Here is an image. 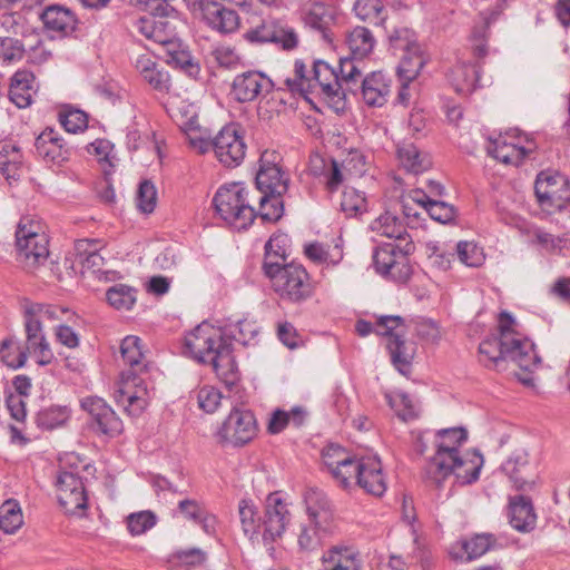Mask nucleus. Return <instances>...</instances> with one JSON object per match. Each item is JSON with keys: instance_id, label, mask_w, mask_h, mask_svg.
Wrapping results in <instances>:
<instances>
[{"instance_id": "obj_28", "label": "nucleus", "mask_w": 570, "mask_h": 570, "mask_svg": "<svg viewBox=\"0 0 570 570\" xmlns=\"http://www.w3.org/2000/svg\"><path fill=\"white\" fill-rule=\"evenodd\" d=\"M203 16L207 24L222 33L233 32L238 28V14L232 10L222 7L216 2L206 4L203 8Z\"/></svg>"}, {"instance_id": "obj_47", "label": "nucleus", "mask_w": 570, "mask_h": 570, "mask_svg": "<svg viewBox=\"0 0 570 570\" xmlns=\"http://www.w3.org/2000/svg\"><path fill=\"white\" fill-rule=\"evenodd\" d=\"M106 298L114 308L129 311L137 301V289L125 284H116L108 288Z\"/></svg>"}, {"instance_id": "obj_40", "label": "nucleus", "mask_w": 570, "mask_h": 570, "mask_svg": "<svg viewBox=\"0 0 570 570\" xmlns=\"http://www.w3.org/2000/svg\"><path fill=\"white\" fill-rule=\"evenodd\" d=\"M353 10L356 17L371 24L384 27L387 12L381 0H357Z\"/></svg>"}, {"instance_id": "obj_31", "label": "nucleus", "mask_w": 570, "mask_h": 570, "mask_svg": "<svg viewBox=\"0 0 570 570\" xmlns=\"http://www.w3.org/2000/svg\"><path fill=\"white\" fill-rule=\"evenodd\" d=\"M35 76L29 70H18L11 78L9 98L19 108L31 104Z\"/></svg>"}, {"instance_id": "obj_19", "label": "nucleus", "mask_w": 570, "mask_h": 570, "mask_svg": "<svg viewBox=\"0 0 570 570\" xmlns=\"http://www.w3.org/2000/svg\"><path fill=\"white\" fill-rule=\"evenodd\" d=\"M81 407L91 416L95 429L100 433L114 436L121 432L120 419L104 399L86 397L81 401Z\"/></svg>"}, {"instance_id": "obj_58", "label": "nucleus", "mask_w": 570, "mask_h": 570, "mask_svg": "<svg viewBox=\"0 0 570 570\" xmlns=\"http://www.w3.org/2000/svg\"><path fill=\"white\" fill-rule=\"evenodd\" d=\"M49 344L42 334L35 335V337H27V346L26 348H18V355L16 357H11L10 353H6L2 355V360L11 367L18 368L26 364L28 358V352H33L42 345Z\"/></svg>"}, {"instance_id": "obj_50", "label": "nucleus", "mask_w": 570, "mask_h": 570, "mask_svg": "<svg viewBox=\"0 0 570 570\" xmlns=\"http://www.w3.org/2000/svg\"><path fill=\"white\" fill-rule=\"evenodd\" d=\"M23 524V517L20 505L14 500H8L0 507V530L12 534Z\"/></svg>"}, {"instance_id": "obj_10", "label": "nucleus", "mask_w": 570, "mask_h": 570, "mask_svg": "<svg viewBox=\"0 0 570 570\" xmlns=\"http://www.w3.org/2000/svg\"><path fill=\"white\" fill-rule=\"evenodd\" d=\"M535 144L517 130L499 135V137L489 139L487 153L494 159L505 165L519 166L522 160L533 153Z\"/></svg>"}, {"instance_id": "obj_63", "label": "nucleus", "mask_w": 570, "mask_h": 570, "mask_svg": "<svg viewBox=\"0 0 570 570\" xmlns=\"http://www.w3.org/2000/svg\"><path fill=\"white\" fill-rule=\"evenodd\" d=\"M456 254L460 262L470 267L481 266L485 258L483 249L473 242H459Z\"/></svg>"}, {"instance_id": "obj_60", "label": "nucleus", "mask_w": 570, "mask_h": 570, "mask_svg": "<svg viewBox=\"0 0 570 570\" xmlns=\"http://www.w3.org/2000/svg\"><path fill=\"white\" fill-rule=\"evenodd\" d=\"M257 330L254 323L247 320L237 321L225 327L224 334L227 340H234L243 345H247L256 335Z\"/></svg>"}, {"instance_id": "obj_34", "label": "nucleus", "mask_w": 570, "mask_h": 570, "mask_svg": "<svg viewBox=\"0 0 570 570\" xmlns=\"http://www.w3.org/2000/svg\"><path fill=\"white\" fill-rule=\"evenodd\" d=\"M304 252L315 263L337 265L343 259V239L335 238L333 245L312 243L305 246Z\"/></svg>"}, {"instance_id": "obj_42", "label": "nucleus", "mask_w": 570, "mask_h": 570, "mask_svg": "<svg viewBox=\"0 0 570 570\" xmlns=\"http://www.w3.org/2000/svg\"><path fill=\"white\" fill-rule=\"evenodd\" d=\"M341 209L347 217H357L367 213L370 200L364 191L354 187H345L341 196Z\"/></svg>"}, {"instance_id": "obj_48", "label": "nucleus", "mask_w": 570, "mask_h": 570, "mask_svg": "<svg viewBox=\"0 0 570 570\" xmlns=\"http://www.w3.org/2000/svg\"><path fill=\"white\" fill-rule=\"evenodd\" d=\"M397 157L403 168L413 174H419L430 167V161L421 157L419 149L413 144H402L397 147Z\"/></svg>"}, {"instance_id": "obj_15", "label": "nucleus", "mask_w": 570, "mask_h": 570, "mask_svg": "<svg viewBox=\"0 0 570 570\" xmlns=\"http://www.w3.org/2000/svg\"><path fill=\"white\" fill-rule=\"evenodd\" d=\"M278 156L265 151L259 159V170L256 174V186L263 195L282 196L288 189V175L277 163Z\"/></svg>"}, {"instance_id": "obj_2", "label": "nucleus", "mask_w": 570, "mask_h": 570, "mask_svg": "<svg viewBox=\"0 0 570 570\" xmlns=\"http://www.w3.org/2000/svg\"><path fill=\"white\" fill-rule=\"evenodd\" d=\"M121 357L129 367L124 370L115 391L116 403L130 416H139L149 405L153 387L148 383V364L138 336L128 335L120 344Z\"/></svg>"}, {"instance_id": "obj_37", "label": "nucleus", "mask_w": 570, "mask_h": 570, "mask_svg": "<svg viewBox=\"0 0 570 570\" xmlns=\"http://www.w3.org/2000/svg\"><path fill=\"white\" fill-rule=\"evenodd\" d=\"M334 19L333 10L321 2L309 3L304 8V20L307 26L320 31L328 39L327 30Z\"/></svg>"}, {"instance_id": "obj_62", "label": "nucleus", "mask_w": 570, "mask_h": 570, "mask_svg": "<svg viewBox=\"0 0 570 570\" xmlns=\"http://www.w3.org/2000/svg\"><path fill=\"white\" fill-rule=\"evenodd\" d=\"M389 40L395 51L411 52L414 48L420 49L415 33L406 27L395 28L389 35Z\"/></svg>"}, {"instance_id": "obj_13", "label": "nucleus", "mask_w": 570, "mask_h": 570, "mask_svg": "<svg viewBox=\"0 0 570 570\" xmlns=\"http://www.w3.org/2000/svg\"><path fill=\"white\" fill-rule=\"evenodd\" d=\"M212 149L222 165L234 168L243 163L247 146L240 130L230 124L223 127L214 137Z\"/></svg>"}, {"instance_id": "obj_55", "label": "nucleus", "mask_w": 570, "mask_h": 570, "mask_svg": "<svg viewBox=\"0 0 570 570\" xmlns=\"http://www.w3.org/2000/svg\"><path fill=\"white\" fill-rule=\"evenodd\" d=\"M70 416V411L67 406L52 405L42 409L37 414L38 426L52 430L63 425Z\"/></svg>"}, {"instance_id": "obj_41", "label": "nucleus", "mask_w": 570, "mask_h": 570, "mask_svg": "<svg viewBox=\"0 0 570 570\" xmlns=\"http://www.w3.org/2000/svg\"><path fill=\"white\" fill-rule=\"evenodd\" d=\"M386 345L396 370L403 375H409L414 350L401 336H392L387 340Z\"/></svg>"}, {"instance_id": "obj_33", "label": "nucleus", "mask_w": 570, "mask_h": 570, "mask_svg": "<svg viewBox=\"0 0 570 570\" xmlns=\"http://www.w3.org/2000/svg\"><path fill=\"white\" fill-rule=\"evenodd\" d=\"M371 229L382 236L394 238L397 244L412 240L402 220L394 214L386 212L371 223Z\"/></svg>"}, {"instance_id": "obj_6", "label": "nucleus", "mask_w": 570, "mask_h": 570, "mask_svg": "<svg viewBox=\"0 0 570 570\" xmlns=\"http://www.w3.org/2000/svg\"><path fill=\"white\" fill-rule=\"evenodd\" d=\"M48 237L40 223L22 218L16 230L17 259L28 271L43 265L49 256Z\"/></svg>"}, {"instance_id": "obj_59", "label": "nucleus", "mask_w": 570, "mask_h": 570, "mask_svg": "<svg viewBox=\"0 0 570 570\" xmlns=\"http://www.w3.org/2000/svg\"><path fill=\"white\" fill-rule=\"evenodd\" d=\"M282 196L277 195H263L259 199V217L264 222L275 223L284 213Z\"/></svg>"}, {"instance_id": "obj_24", "label": "nucleus", "mask_w": 570, "mask_h": 570, "mask_svg": "<svg viewBox=\"0 0 570 570\" xmlns=\"http://www.w3.org/2000/svg\"><path fill=\"white\" fill-rule=\"evenodd\" d=\"M35 148L37 155L48 164L61 165L69 158V149L62 146L52 128H47L37 137Z\"/></svg>"}, {"instance_id": "obj_11", "label": "nucleus", "mask_w": 570, "mask_h": 570, "mask_svg": "<svg viewBox=\"0 0 570 570\" xmlns=\"http://www.w3.org/2000/svg\"><path fill=\"white\" fill-rule=\"evenodd\" d=\"M534 191L540 206L548 212L562 210L570 202L569 183L560 174L540 173Z\"/></svg>"}, {"instance_id": "obj_52", "label": "nucleus", "mask_w": 570, "mask_h": 570, "mask_svg": "<svg viewBox=\"0 0 570 570\" xmlns=\"http://www.w3.org/2000/svg\"><path fill=\"white\" fill-rule=\"evenodd\" d=\"M425 60L421 49H413L411 52H403L397 66V75L402 81H412L417 77L423 68Z\"/></svg>"}, {"instance_id": "obj_25", "label": "nucleus", "mask_w": 570, "mask_h": 570, "mask_svg": "<svg viewBox=\"0 0 570 570\" xmlns=\"http://www.w3.org/2000/svg\"><path fill=\"white\" fill-rule=\"evenodd\" d=\"M357 487L375 497H381L386 491L382 464L377 458H362Z\"/></svg>"}, {"instance_id": "obj_12", "label": "nucleus", "mask_w": 570, "mask_h": 570, "mask_svg": "<svg viewBox=\"0 0 570 570\" xmlns=\"http://www.w3.org/2000/svg\"><path fill=\"white\" fill-rule=\"evenodd\" d=\"M434 438L436 451L424 466V478L442 470L446 462L460 454L459 448L466 442L468 432L463 428L442 429L435 433Z\"/></svg>"}, {"instance_id": "obj_57", "label": "nucleus", "mask_w": 570, "mask_h": 570, "mask_svg": "<svg viewBox=\"0 0 570 570\" xmlns=\"http://www.w3.org/2000/svg\"><path fill=\"white\" fill-rule=\"evenodd\" d=\"M167 51L170 57V63H173L176 68L180 69L191 78L198 77L200 67L198 62L195 61L189 51L176 50V47H170L167 49Z\"/></svg>"}, {"instance_id": "obj_4", "label": "nucleus", "mask_w": 570, "mask_h": 570, "mask_svg": "<svg viewBox=\"0 0 570 570\" xmlns=\"http://www.w3.org/2000/svg\"><path fill=\"white\" fill-rule=\"evenodd\" d=\"M294 72V78H287L284 81L292 92L318 91L330 101H340L345 96L337 72L325 61H315L312 70L308 71L303 61L296 60Z\"/></svg>"}, {"instance_id": "obj_26", "label": "nucleus", "mask_w": 570, "mask_h": 570, "mask_svg": "<svg viewBox=\"0 0 570 570\" xmlns=\"http://www.w3.org/2000/svg\"><path fill=\"white\" fill-rule=\"evenodd\" d=\"M509 518L511 525L520 532L534 529L537 515L531 500L524 495L511 497L509 500Z\"/></svg>"}, {"instance_id": "obj_64", "label": "nucleus", "mask_w": 570, "mask_h": 570, "mask_svg": "<svg viewBox=\"0 0 570 570\" xmlns=\"http://www.w3.org/2000/svg\"><path fill=\"white\" fill-rule=\"evenodd\" d=\"M156 524V515L150 511L132 513L127 518V527L132 535H139Z\"/></svg>"}, {"instance_id": "obj_27", "label": "nucleus", "mask_w": 570, "mask_h": 570, "mask_svg": "<svg viewBox=\"0 0 570 570\" xmlns=\"http://www.w3.org/2000/svg\"><path fill=\"white\" fill-rule=\"evenodd\" d=\"M135 68L141 78L158 91H167L170 77L149 53L140 55L135 60Z\"/></svg>"}, {"instance_id": "obj_14", "label": "nucleus", "mask_w": 570, "mask_h": 570, "mask_svg": "<svg viewBox=\"0 0 570 570\" xmlns=\"http://www.w3.org/2000/svg\"><path fill=\"white\" fill-rule=\"evenodd\" d=\"M249 42H272L285 50L294 49L298 39L294 29L275 19H265L261 24L250 28L244 35Z\"/></svg>"}, {"instance_id": "obj_3", "label": "nucleus", "mask_w": 570, "mask_h": 570, "mask_svg": "<svg viewBox=\"0 0 570 570\" xmlns=\"http://www.w3.org/2000/svg\"><path fill=\"white\" fill-rule=\"evenodd\" d=\"M185 347L199 363H209L217 376L226 384H234L236 364L232 343L225 337L222 328L203 322L186 335Z\"/></svg>"}, {"instance_id": "obj_1", "label": "nucleus", "mask_w": 570, "mask_h": 570, "mask_svg": "<svg viewBox=\"0 0 570 570\" xmlns=\"http://www.w3.org/2000/svg\"><path fill=\"white\" fill-rule=\"evenodd\" d=\"M514 323L509 313L500 314L499 335L488 337L479 345V361L483 366L504 371L511 361L528 372L538 367L540 357L534 351L533 343L514 330Z\"/></svg>"}, {"instance_id": "obj_5", "label": "nucleus", "mask_w": 570, "mask_h": 570, "mask_svg": "<svg viewBox=\"0 0 570 570\" xmlns=\"http://www.w3.org/2000/svg\"><path fill=\"white\" fill-rule=\"evenodd\" d=\"M248 191L240 184L234 183L220 187L213 203L218 215L235 229H246L256 216L248 200Z\"/></svg>"}, {"instance_id": "obj_35", "label": "nucleus", "mask_w": 570, "mask_h": 570, "mask_svg": "<svg viewBox=\"0 0 570 570\" xmlns=\"http://www.w3.org/2000/svg\"><path fill=\"white\" fill-rule=\"evenodd\" d=\"M41 20L47 29L68 33L75 29L76 18L73 13L62 6H49L41 13Z\"/></svg>"}, {"instance_id": "obj_51", "label": "nucleus", "mask_w": 570, "mask_h": 570, "mask_svg": "<svg viewBox=\"0 0 570 570\" xmlns=\"http://www.w3.org/2000/svg\"><path fill=\"white\" fill-rule=\"evenodd\" d=\"M357 59L358 58H354V56L340 59V70L337 75L343 85L344 92H356L358 82L363 79L362 72L355 62Z\"/></svg>"}, {"instance_id": "obj_29", "label": "nucleus", "mask_w": 570, "mask_h": 570, "mask_svg": "<svg viewBox=\"0 0 570 570\" xmlns=\"http://www.w3.org/2000/svg\"><path fill=\"white\" fill-rule=\"evenodd\" d=\"M321 570H361L358 552L350 547H333L323 554Z\"/></svg>"}, {"instance_id": "obj_36", "label": "nucleus", "mask_w": 570, "mask_h": 570, "mask_svg": "<svg viewBox=\"0 0 570 570\" xmlns=\"http://www.w3.org/2000/svg\"><path fill=\"white\" fill-rule=\"evenodd\" d=\"M21 164L20 147L10 139L0 140V173L7 179H17Z\"/></svg>"}, {"instance_id": "obj_22", "label": "nucleus", "mask_w": 570, "mask_h": 570, "mask_svg": "<svg viewBox=\"0 0 570 570\" xmlns=\"http://www.w3.org/2000/svg\"><path fill=\"white\" fill-rule=\"evenodd\" d=\"M303 499L307 518L315 521L323 530H333L334 513L326 494L317 488H308L305 490Z\"/></svg>"}, {"instance_id": "obj_32", "label": "nucleus", "mask_w": 570, "mask_h": 570, "mask_svg": "<svg viewBox=\"0 0 570 570\" xmlns=\"http://www.w3.org/2000/svg\"><path fill=\"white\" fill-rule=\"evenodd\" d=\"M181 130L186 136L190 148L198 154H206L213 148L214 137L212 131L199 124L197 117H191L181 125Z\"/></svg>"}, {"instance_id": "obj_61", "label": "nucleus", "mask_w": 570, "mask_h": 570, "mask_svg": "<svg viewBox=\"0 0 570 570\" xmlns=\"http://www.w3.org/2000/svg\"><path fill=\"white\" fill-rule=\"evenodd\" d=\"M177 40L175 21L166 17H158L156 20L154 41L170 48L176 47Z\"/></svg>"}, {"instance_id": "obj_7", "label": "nucleus", "mask_w": 570, "mask_h": 570, "mask_svg": "<svg viewBox=\"0 0 570 570\" xmlns=\"http://www.w3.org/2000/svg\"><path fill=\"white\" fill-rule=\"evenodd\" d=\"M414 248L412 240L377 246L373 254L376 272L391 281L405 283L412 274L409 255L414 252Z\"/></svg>"}, {"instance_id": "obj_18", "label": "nucleus", "mask_w": 570, "mask_h": 570, "mask_svg": "<svg viewBox=\"0 0 570 570\" xmlns=\"http://www.w3.org/2000/svg\"><path fill=\"white\" fill-rule=\"evenodd\" d=\"M219 433L225 441L234 445L249 442L256 433L254 414L247 410L235 409L223 423Z\"/></svg>"}, {"instance_id": "obj_9", "label": "nucleus", "mask_w": 570, "mask_h": 570, "mask_svg": "<svg viewBox=\"0 0 570 570\" xmlns=\"http://www.w3.org/2000/svg\"><path fill=\"white\" fill-rule=\"evenodd\" d=\"M274 274L272 287L282 298L292 303H299L312 295V285L308 275L302 265L289 263L283 271Z\"/></svg>"}, {"instance_id": "obj_54", "label": "nucleus", "mask_w": 570, "mask_h": 570, "mask_svg": "<svg viewBox=\"0 0 570 570\" xmlns=\"http://www.w3.org/2000/svg\"><path fill=\"white\" fill-rule=\"evenodd\" d=\"M385 399L402 421H409L417 416L416 406L406 393L402 391L390 392L385 394Z\"/></svg>"}, {"instance_id": "obj_8", "label": "nucleus", "mask_w": 570, "mask_h": 570, "mask_svg": "<svg viewBox=\"0 0 570 570\" xmlns=\"http://www.w3.org/2000/svg\"><path fill=\"white\" fill-rule=\"evenodd\" d=\"M483 462L482 454L476 450L460 453L446 462L442 470L426 475L425 480L441 487L450 475H454L458 483L471 484L479 479Z\"/></svg>"}, {"instance_id": "obj_45", "label": "nucleus", "mask_w": 570, "mask_h": 570, "mask_svg": "<svg viewBox=\"0 0 570 570\" xmlns=\"http://www.w3.org/2000/svg\"><path fill=\"white\" fill-rule=\"evenodd\" d=\"M178 510L185 515V518L200 524L205 532L210 533L214 531L216 523L215 517L208 514L197 501L181 500L178 503Z\"/></svg>"}, {"instance_id": "obj_43", "label": "nucleus", "mask_w": 570, "mask_h": 570, "mask_svg": "<svg viewBox=\"0 0 570 570\" xmlns=\"http://www.w3.org/2000/svg\"><path fill=\"white\" fill-rule=\"evenodd\" d=\"M346 43L354 58L363 59L372 52L375 40L368 29L365 27H356L348 33Z\"/></svg>"}, {"instance_id": "obj_53", "label": "nucleus", "mask_w": 570, "mask_h": 570, "mask_svg": "<svg viewBox=\"0 0 570 570\" xmlns=\"http://www.w3.org/2000/svg\"><path fill=\"white\" fill-rule=\"evenodd\" d=\"M362 459L351 458L343 462L338 469L331 472L332 478L343 489H351L357 485Z\"/></svg>"}, {"instance_id": "obj_38", "label": "nucleus", "mask_w": 570, "mask_h": 570, "mask_svg": "<svg viewBox=\"0 0 570 570\" xmlns=\"http://www.w3.org/2000/svg\"><path fill=\"white\" fill-rule=\"evenodd\" d=\"M479 78V71L475 66L469 63H459L454 66L449 79L454 90L460 95H468L475 88Z\"/></svg>"}, {"instance_id": "obj_49", "label": "nucleus", "mask_w": 570, "mask_h": 570, "mask_svg": "<svg viewBox=\"0 0 570 570\" xmlns=\"http://www.w3.org/2000/svg\"><path fill=\"white\" fill-rule=\"evenodd\" d=\"M333 530H323L315 522L307 518V521L301 524L298 533V546L303 550H315L322 544L325 535L330 534Z\"/></svg>"}, {"instance_id": "obj_21", "label": "nucleus", "mask_w": 570, "mask_h": 570, "mask_svg": "<svg viewBox=\"0 0 570 570\" xmlns=\"http://www.w3.org/2000/svg\"><path fill=\"white\" fill-rule=\"evenodd\" d=\"M501 469L508 475L515 490L527 491L532 489L534 473L529 461V454L524 449L514 450L503 462Z\"/></svg>"}, {"instance_id": "obj_17", "label": "nucleus", "mask_w": 570, "mask_h": 570, "mask_svg": "<svg viewBox=\"0 0 570 570\" xmlns=\"http://www.w3.org/2000/svg\"><path fill=\"white\" fill-rule=\"evenodd\" d=\"M289 520L291 514L287 504L277 493H271L266 499L265 513L261 521L262 539L264 543H272L281 538Z\"/></svg>"}, {"instance_id": "obj_39", "label": "nucleus", "mask_w": 570, "mask_h": 570, "mask_svg": "<svg viewBox=\"0 0 570 570\" xmlns=\"http://www.w3.org/2000/svg\"><path fill=\"white\" fill-rule=\"evenodd\" d=\"M306 417L307 412L301 406H295L289 412L275 410L268 420L267 431L271 434H277L289 424L299 428L304 424Z\"/></svg>"}, {"instance_id": "obj_30", "label": "nucleus", "mask_w": 570, "mask_h": 570, "mask_svg": "<svg viewBox=\"0 0 570 570\" xmlns=\"http://www.w3.org/2000/svg\"><path fill=\"white\" fill-rule=\"evenodd\" d=\"M286 235H274L265 245V259L263 269L265 275L272 279L274 274L283 271L288 264L286 263Z\"/></svg>"}, {"instance_id": "obj_23", "label": "nucleus", "mask_w": 570, "mask_h": 570, "mask_svg": "<svg viewBox=\"0 0 570 570\" xmlns=\"http://www.w3.org/2000/svg\"><path fill=\"white\" fill-rule=\"evenodd\" d=\"M392 81L381 71H374L361 80V94L368 107H383L391 96Z\"/></svg>"}, {"instance_id": "obj_46", "label": "nucleus", "mask_w": 570, "mask_h": 570, "mask_svg": "<svg viewBox=\"0 0 570 570\" xmlns=\"http://www.w3.org/2000/svg\"><path fill=\"white\" fill-rule=\"evenodd\" d=\"M532 243L541 246L542 249L551 254L562 256L570 255V238L567 236H554L540 228L533 230Z\"/></svg>"}, {"instance_id": "obj_44", "label": "nucleus", "mask_w": 570, "mask_h": 570, "mask_svg": "<svg viewBox=\"0 0 570 570\" xmlns=\"http://www.w3.org/2000/svg\"><path fill=\"white\" fill-rule=\"evenodd\" d=\"M238 514L244 534L253 541L258 539L261 519L257 518V508L254 502L248 499H242L238 503Z\"/></svg>"}, {"instance_id": "obj_20", "label": "nucleus", "mask_w": 570, "mask_h": 570, "mask_svg": "<svg viewBox=\"0 0 570 570\" xmlns=\"http://www.w3.org/2000/svg\"><path fill=\"white\" fill-rule=\"evenodd\" d=\"M273 81L259 71H246L235 77L232 94L239 102H250L272 91Z\"/></svg>"}, {"instance_id": "obj_16", "label": "nucleus", "mask_w": 570, "mask_h": 570, "mask_svg": "<svg viewBox=\"0 0 570 570\" xmlns=\"http://www.w3.org/2000/svg\"><path fill=\"white\" fill-rule=\"evenodd\" d=\"M58 501L67 514L82 515L87 509V493L82 480L63 471L58 476Z\"/></svg>"}, {"instance_id": "obj_56", "label": "nucleus", "mask_w": 570, "mask_h": 570, "mask_svg": "<svg viewBox=\"0 0 570 570\" xmlns=\"http://www.w3.org/2000/svg\"><path fill=\"white\" fill-rule=\"evenodd\" d=\"M495 543L491 534H475L474 537L462 541L461 548L466 556V560L480 558L488 552Z\"/></svg>"}]
</instances>
